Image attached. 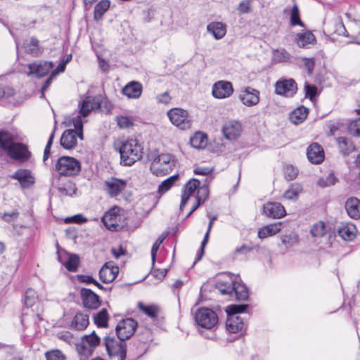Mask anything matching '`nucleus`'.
Listing matches in <instances>:
<instances>
[{"label": "nucleus", "mask_w": 360, "mask_h": 360, "mask_svg": "<svg viewBox=\"0 0 360 360\" xmlns=\"http://www.w3.org/2000/svg\"><path fill=\"white\" fill-rule=\"evenodd\" d=\"M0 150L11 159L20 162L27 161L32 155L27 145L15 142L14 135L4 129H0Z\"/></svg>", "instance_id": "nucleus-1"}, {"label": "nucleus", "mask_w": 360, "mask_h": 360, "mask_svg": "<svg viewBox=\"0 0 360 360\" xmlns=\"http://www.w3.org/2000/svg\"><path fill=\"white\" fill-rule=\"evenodd\" d=\"M248 307L249 305L247 304H231L226 307V328L229 333H243L246 330L247 323L244 321L245 317H242L238 314L245 312Z\"/></svg>", "instance_id": "nucleus-2"}, {"label": "nucleus", "mask_w": 360, "mask_h": 360, "mask_svg": "<svg viewBox=\"0 0 360 360\" xmlns=\"http://www.w3.org/2000/svg\"><path fill=\"white\" fill-rule=\"evenodd\" d=\"M143 148L136 139L123 141L119 148L120 163L124 166H131L142 158Z\"/></svg>", "instance_id": "nucleus-3"}, {"label": "nucleus", "mask_w": 360, "mask_h": 360, "mask_svg": "<svg viewBox=\"0 0 360 360\" xmlns=\"http://www.w3.org/2000/svg\"><path fill=\"white\" fill-rule=\"evenodd\" d=\"M79 106V114L83 117H86L91 110L105 113H109L111 110L110 101L102 95L86 96Z\"/></svg>", "instance_id": "nucleus-4"}, {"label": "nucleus", "mask_w": 360, "mask_h": 360, "mask_svg": "<svg viewBox=\"0 0 360 360\" xmlns=\"http://www.w3.org/2000/svg\"><path fill=\"white\" fill-rule=\"evenodd\" d=\"M75 129L65 130L60 137L61 146L67 150H70L77 146V138L83 139V124L79 116L73 119Z\"/></svg>", "instance_id": "nucleus-5"}, {"label": "nucleus", "mask_w": 360, "mask_h": 360, "mask_svg": "<svg viewBox=\"0 0 360 360\" xmlns=\"http://www.w3.org/2000/svg\"><path fill=\"white\" fill-rule=\"evenodd\" d=\"M56 170L60 176H75L80 172L81 165L75 158L61 156L56 163Z\"/></svg>", "instance_id": "nucleus-6"}, {"label": "nucleus", "mask_w": 360, "mask_h": 360, "mask_svg": "<svg viewBox=\"0 0 360 360\" xmlns=\"http://www.w3.org/2000/svg\"><path fill=\"white\" fill-rule=\"evenodd\" d=\"M104 345L108 356L112 360H125L127 356V345L124 341H117L113 337L105 336Z\"/></svg>", "instance_id": "nucleus-7"}, {"label": "nucleus", "mask_w": 360, "mask_h": 360, "mask_svg": "<svg viewBox=\"0 0 360 360\" xmlns=\"http://www.w3.org/2000/svg\"><path fill=\"white\" fill-rule=\"evenodd\" d=\"M126 187L127 181L121 179L110 177L105 181V189L110 197L122 195L125 201H131V193L124 192Z\"/></svg>", "instance_id": "nucleus-8"}, {"label": "nucleus", "mask_w": 360, "mask_h": 360, "mask_svg": "<svg viewBox=\"0 0 360 360\" xmlns=\"http://www.w3.org/2000/svg\"><path fill=\"white\" fill-rule=\"evenodd\" d=\"M195 320L199 326L212 329L217 325L218 316L213 310L209 308H200L195 312Z\"/></svg>", "instance_id": "nucleus-9"}, {"label": "nucleus", "mask_w": 360, "mask_h": 360, "mask_svg": "<svg viewBox=\"0 0 360 360\" xmlns=\"http://www.w3.org/2000/svg\"><path fill=\"white\" fill-rule=\"evenodd\" d=\"M138 323L131 318L120 321L115 328L118 339L122 341L128 340L134 335Z\"/></svg>", "instance_id": "nucleus-10"}, {"label": "nucleus", "mask_w": 360, "mask_h": 360, "mask_svg": "<svg viewBox=\"0 0 360 360\" xmlns=\"http://www.w3.org/2000/svg\"><path fill=\"white\" fill-rule=\"evenodd\" d=\"M167 116L172 123L181 129L191 127V122L188 118V113L181 108H173L168 111Z\"/></svg>", "instance_id": "nucleus-11"}, {"label": "nucleus", "mask_w": 360, "mask_h": 360, "mask_svg": "<svg viewBox=\"0 0 360 360\" xmlns=\"http://www.w3.org/2000/svg\"><path fill=\"white\" fill-rule=\"evenodd\" d=\"M58 248V261L65 266V268L70 272L77 271L79 264V257L75 254H69L65 250H60L59 245L57 244Z\"/></svg>", "instance_id": "nucleus-12"}, {"label": "nucleus", "mask_w": 360, "mask_h": 360, "mask_svg": "<svg viewBox=\"0 0 360 360\" xmlns=\"http://www.w3.org/2000/svg\"><path fill=\"white\" fill-rule=\"evenodd\" d=\"M297 86L293 79H283L275 84V93L286 97H292L297 92Z\"/></svg>", "instance_id": "nucleus-13"}, {"label": "nucleus", "mask_w": 360, "mask_h": 360, "mask_svg": "<svg viewBox=\"0 0 360 360\" xmlns=\"http://www.w3.org/2000/svg\"><path fill=\"white\" fill-rule=\"evenodd\" d=\"M80 297L85 308L89 309H96L101 305L100 297L91 289L82 288L80 290Z\"/></svg>", "instance_id": "nucleus-14"}, {"label": "nucleus", "mask_w": 360, "mask_h": 360, "mask_svg": "<svg viewBox=\"0 0 360 360\" xmlns=\"http://www.w3.org/2000/svg\"><path fill=\"white\" fill-rule=\"evenodd\" d=\"M212 95L216 98H226L233 93L232 83L228 81H218L212 86Z\"/></svg>", "instance_id": "nucleus-15"}, {"label": "nucleus", "mask_w": 360, "mask_h": 360, "mask_svg": "<svg viewBox=\"0 0 360 360\" xmlns=\"http://www.w3.org/2000/svg\"><path fill=\"white\" fill-rule=\"evenodd\" d=\"M53 68L51 61L39 60L28 65V75H34L37 77L46 76Z\"/></svg>", "instance_id": "nucleus-16"}, {"label": "nucleus", "mask_w": 360, "mask_h": 360, "mask_svg": "<svg viewBox=\"0 0 360 360\" xmlns=\"http://www.w3.org/2000/svg\"><path fill=\"white\" fill-rule=\"evenodd\" d=\"M259 91L250 86L246 87L240 94L243 104L248 107L256 105L259 102Z\"/></svg>", "instance_id": "nucleus-17"}, {"label": "nucleus", "mask_w": 360, "mask_h": 360, "mask_svg": "<svg viewBox=\"0 0 360 360\" xmlns=\"http://www.w3.org/2000/svg\"><path fill=\"white\" fill-rule=\"evenodd\" d=\"M241 130V124L235 120L226 122L222 127L223 134L228 140H236L238 139L240 135Z\"/></svg>", "instance_id": "nucleus-18"}, {"label": "nucleus", "mask_w": 360, "mask_h": 360, "mask_svg": "<svg viewBox=\"0 0 360 360\" xmlns=\"http://www.w3.org/2000/svg\"><path fill=\"white\" fill-rule=\"evenodd\" d=\"M307 156L312 164H320L324 160L323 149L319 143H314L307 148Z\"/></svg>", "instance_id": "nucleus-19"}, {"label": "nucleus", "mask_w": 360, "mask_h": 360, "mask_svg": "<svg viewBox=\"0 0 360 360\" xmlns=\"http://www.w3.org/2000/svg\"><path fill=\"white\" fill-rule=\"evenodd\" d=\"M119 273V269L116 266H109L105 263L99 271V278L104 283L112 282Z\"/></svg>", "instance_id": "nucleus-20"}, {"label": "nucleus", "mask_w": 360, "mask_h": 360, "mask_svg": "<svg viewBox=\"0 0 360 360\" xmlns=\"http://www.w3.org/2000/svg\"><path fill=\"white\" fill-rule=\"evenodd\" d=\"M117 207H113L108 212H105L101 219L105 227L110 231H117L120 226L117 224V217L120 216L117 214Z\"/></svg>", "instance_id": "nucleus-21"}, {"label": "nucleus", "mask_w": 360, "mask_h": 360, "mask_svg": "<svg viewBox=\"0 0 360 360\" xmlns=\"http://www.w3.org/2000/svg\"><path fill=\"white\" fill-rule=\"evenodd\" d=\"M263 211L268 217L273 219H279L286 214L282 204H264Z\"/></svg>", "instance_id": "nucleus-22"}, {"label": "nucleus", "mask_w": 360, "mask_h": 360, "mask_svg": "<svg viewBox=\"0 0 360 360\" xmlns=\"http://www.w3.org/2000/svg\"><path fill=\"white\" fill-rule=\"evenodd\" d=\"M11 177L17 179L22 188H28L34 182V179L29 169H18Z\"/></svg>", "instance_id": "nucleus-23"}, {"label": "nucleus", "mask_w": 360, "mask_h": 360, "mask_svg": "<svg viewBox=\"0 0 360 360\" xmlns=\"http://www.w3.org/2000/svg\"><path fill=\"white\" fill-rule=\"evenodd\" d=\"M142 91V84L136 81L130 82L122 89L123 94L129 98H139Z\"/></svg>", "instance_id": "nucleus-24"}, {"label": "nucleus", "mask_w": 360, "mask_h": 360, "mask_svg": "<svg viewBox=\"0 0 360 360\" xmlns=\"http://www.w3.org/2000/svg\"><path fill=\"white\" fill-rule=\"evenodd\" d=\"M339 236L345 240H352L356 236V226L350 223L341 224L337 229Z\"/></svg>", "instance_id": "nucleus-25"}, {"label": "nucleus", "mask_w": 360, "mask_h": 360, "mask_svg": "<svg viewBox=\"0 0 360 360\" xmlns=\"http://www.w3.org/2000/svg\"><path fill=\"white\" fill-rule=\"evenodd\" d=\"M200 184V182L197 179H190L184 187L181 202H187L190 196L198 190Z\"/></svg>", "instance_id": "nucleus-26"}, {"label": "nucleus", "mask_w": 360, "mask_h": 360, "mask_svg": "<svg viewBox=\"0 0 360 360\" xmlns=\"http://www.w3.org/2000/svg\"><path fill=\"white\" fill-rule=\"evenodd\" d=\"M295 42L300 48H306L307 45L316 42V37L310 31H306L302 33L297 34Z\"/></svg>", "instance_id": "nucleus-27"}, {"label": "nucleus", "mask_w": 360, "mask_h": 360, "mask_svg": "<svg viewBox=\"0 0 360 360\" xmlns=\"http://www.w3.org/2000/svg\"><path fill=\"white\" fill-rule=\"evenodd\" d=\"M308 113V108L303 105H300L290 112L289 118L292 123L298 124L306 120Z\"/></svg>", "instance_id": "nucleus-28"}, {"label": "nucleus", "mask_w": 360, "mask_h": 360, "mask_svg": "<svg viewBox=\"0 0 360 360\" xmlns=\"http://www.w3.org/2000/svg\"><path fill=\"white\" fill-rule=\"evenodd\" d=\"M207 30L216 39H222L226 32V26L220 22H214L209 24Z\"/></svg>", "instance_id": "nucleus-29"}, {"label": "nucleus", "mask_w": 360, "mask_h": 360, "mask_svg": "<svg viewBox=\"0 0 360 360\" xmlns=\"http://www.w3.org/2000/svg\"><path fill=\"white\" fill-rule=\"evenodd\" d=\"M89 316L82 312H77L74 316L71 326L72 328L82 330L89 325Z\"/></svg>", "instance_id": "nucleus-30"}, {"label": "nucleus", "mask_w": 360, "mask_h": 360, "mask_svg": "<svg viewBox=\"0 0 360 360\" xmlns=\"http://www.w3.org/2000/svg\"><path fill=\"white\" fill-rule=\"evenodd\" d=\"M235 281L231 279L229 281H218L215 284V288L223 295H229L233 292L235 290Z\"/></svg>", "instance_id": "nucleus-31"}, {"label": "nucleus", "mask_w": 360, "mask_h": 360, "mask_svg": "<svg viewBox=\"0 0 360 360\" xmlns=\"http://www.w3.org/2000/svg\"><path fill=\"white\" fill-rule=\"evenodd\" d=\"M281 223H276L262 227L258 231V237L265 238L276 234L281 231Z\"/></svg>", "instance_id": "nucleus-32"}, {"label": "nucleus", "mask_w": 360, "mask_h": 360, "mask_svg": "<svg viewBox=\"0 0 360 360\" xmlns=\"http://www.w3.org/2000/svg\"><path fill=\"white\" fill-rule=\"evenodd\" d=\"M337 143L340 153L345 156L349 155L355 150L353 143L345 137H338Z\"/></svg>", "instance_id": "nucleus-33"}, {"label": "nucleus", "mask_w": 360, "mask_h": 360, "mask_svg": "<svg viewBox=\"0 0 360 360\" xmlns=\"http://www.w3.org/2000/svg\"><path fill=\"white\" fill-rule=\"evenodd\" d=\"M110 6L109 0H101L94 7V18L96 21L102 19L103 14L108 10Z\"/></svg>", "instance_id": "nucleus-34"}, {"label": "nucleus", "mask_w": 360, "mask_h": 360, "mask_svg": "<svg viewBox=\"0 0 360 360\" xmlns=\"http://www.w3.org/2000/svg\"><path fill=\"white\" fill-rule=\"evenodd\" d=\"M302 191V186L300 184H293L284 193L283 198L288 200H297V197Z\"/></svg>", "instance_id": "nucleus-35"}, {"label": "nucleus", "mask_w": 360, "mask_h": 360, "mask_svg": "<svg viewBox=\"0 0 360 360\" xmlns=\"http://www.w3.org/2000/svg\"><path fill=\"white\" fill-rule=\"evenodd\" d=\"M234 288L235 290H233V292L237 300L245 301L248 299L249 292L248 288L245 285L236 281Z\"/></svg>", "instance_id": "nucleus-36"}, {"label": "nucleus", "mask_w": 360, "mask_h": 360, "mask_svg": "<svg viewBox=\"0 0 360 360\" xmlns=\"http://www.w3.org/2000/svg\"><path fill=\"white\" fill-rule=\"evenodd\" d=\"M158 165L162 168L161 169H171L174 166V157L170 154H160L158 158Z\"/></svg>", "instance_id": "nucleus-37"}, {"label": "nucleus", "mask_w": 360, "mask_h": 360, "mask_svg": "<svg viewBox=\"0 0 360 360\" xmlns=\"http://www.w3.org/2000/svg\"><path fill=\"white\" fill-rule=\"evenodd\" d=\"M27 51L34 56H38L42 53L43 50L39 46V41L36 37H31L27 46Z\"/></svg>", "instance_id": "nucleus-38"}, {"label": "nucleus", "mask_w": 360, "mask_h": 360, "mask_svg": "<svg viewBox=\"0 0 360 360\" xmlns=\"http://www.w3.org/2000/svg\"><path fill=\"white\" fill-rule=\"evenodd\" d=\"M290 22L292 26L299 25L302 27H305L304 23L300 19V11L297 4H294L291 9Z\"/></svg>", "instance_id": "nucleus-39"}, {"label": "nucleus", "mask_w": 360, "mask_h": 360, "mask_svg": "<svg viewBox=\"0 0 360 360\" xmlns=\"http://www.w3.org/2000/svg\"><path fill=\"white\" fill-rule=\"evenodd\" d=\"M109 316L105 309H101L94 316L95 324L100 328H105L108 326V321Z\"/></svg>", "instance_id": "nucleus-40"}, {"label": "nucleus", "mask_w": 360, "mask_h": 360, "mask_svg": "<svg viewBox=\"0 0 360 360\" xmlns=\"http://www.w3.org/2000/svg\"><path fill=\"white\" fill-rule=\"evenodd\" d=\"M138 306L139 309L147 314L149 317L153 319H156L158 317L160 308L157 305L151 304L146 306L142 302H139Z\"/></svg>", "instance_id": "nucleus-41"}, {"label": "nucleus", "mask_w": 360, "mask_h": 360, "mask_svg": "<svg viewBox=\"0 0 360 360\" xmlns=\"http://www.w3.org/2000/svg\"><path fill=\"white\" fill-rule=\"evenodd\" d=\"M168 233L163 232L156 240V241L153 243L151 248V260L152 265L154 266L156 260V255L160 248V245L163 243L165 239L167 237Z\"/></svg>", "instance_id": "nucleus-42"}, {"label": "nucleus", "mask_w": 360, "mask_h": 360, "mask_svg": "<svg viewBox=\"0 0 360 360\" xmlns=\"http://www.w3.org/2000/svg\"><path fill=\"white\" fill-rule=\"evenodd\" d=\"M85 344L89 345L91 348H94L100 344L101 340L98 335L93 331L89 335H84L81 340Z\"/></svg>", "instance_id": "nucleus-43"}, {"label": "nucleus", "mask_w": 360, "mask_h": 360, "mask_svg": "<svg viewBox=\"0 0 360 360\" xmlns=\"http://www.w3.org/2000/svg\"><path fill=\"white\" fill-rule=\"evenodd\" d=\"M179 179V175L175 174L173 175L165 181H163L160 185L158 186V191L160 193H165L175 183L176 181H177Z\"/></svg>", "instance_id": "nucleus-44"}, {"label": "nucleus", "mask_w": 360, "mask_h": 360, "mask_svg": "<svg viewBox=\"0 0 360 360\" xmlns=\"http://www.w3.org/2000/svg\"><path fill=\"white\" fill-rule=\"evenodd\" d=\"M38 297L36 292L31 288L27 289L25 293V305L27 307H32L37 301Z\"/></svg>", "instance_id": "nucleus-45"}, {"label": "nucleus", "mask_w": 360, "mask_h": 360, "mask_svg": "<svg viewBox=\"0 0 360 360\" xmlns=\"http://www.w3.org/2000/svg\"><path fill=\"white\" fill-rule=\"evenodd\" d=\"M311 234L314 237H321L326 233V227L325 223L319 221L314 224L310 231Z\"/></svg>", "instance_id": "nucleus-46"}, {"label": "nucleus", "mask_w": 360, "mask_h": 360, "mask_svg": "<svg viewBox=\"0 0 360 360\" xmlns=\"http://www.w3.org/2000/svg\"><path fill=\"white\" fill-rule=\"evenodd\" d=\"M210 194V190L207 185L199 186L197 190L196 202H205Z\"/></svg>", "instance_id": "nucleus-47"}, {"label": "nucleus", "mask_w": 360, "mask_h": 360, "mask_svg": "<svg viewBox=\"0 0 360 360\" xmlns=\"http://www.w3.org/2000/svg\"><path fill=\"white\" fill-rule=\"evenodd\" d=\"M76 349L81 356H84L85 358L90 356L94 350L89 345L85 344L82 340L81 342L76 345Z\"/></svg>", "instance_id": "nucleus-48"}, {"label": "nucleus", "mask_w": 360, "mask_h": 360, "mask_svg": "<svg viewBox=\"0 0 360 360\" xmlns=\"http://www.w3.org/2000/svg\"><path fill=\"white\" fill-rule=\"evenodd\" d=\"M345 208L351 218L360 219V204H345Z\"/></svg>", "instance_id": "nucleus-49"}, {"label": "nucleus", "mask_w": 360, "mask_h": 360, "mask_svg": "<svg viewBox=\"0 0 360 360\" xmlns=\"http://www.w3.org/2000/svg\"><path fill=\"white\" fill-rule=\"evenodd\" d=\"M337 181V178L333 173H330L326 177H321L318 181V185L321 188L334 185Z\"/></svg>", "instance_id": "nucleus-50"}, {"label": "nucleus", "mask_w": 360, "mask_h": 360, "mask_svg": "<svg viewBox=\"0 0 360 360\" xmlns=\"http://www.w3.org/2000/svg\"><path fill=\"white\" fill-rule=\"evenodd\" d=\"M298 174V169L292 165H287L284 167V176L285 178L291 181L295 179Z\"/></svg>", "instance_id": "nucleus-51"}, {"label": "nucleus", "mask_w": 360, "mask_h": 360, "mask_svg": "<svg viewBox=\"0 0 360 360\" xmlns=\"http://www.w3.org/2000/svg\"><path fill=\"white\" fill-rule=\"evenodd\" d=\"M350 134L360 136V117L349 122L347 127Z\"/></svg>", "instance_id": "nucleus-52"}, {"label": "nucleus", "mask_w": 360, "mask_h": 360, "mask_svg": "<svg viewBox=\"0 0 360 360\" xmlns=\"http://www.w3.org/2000/svg\"><path fill=\"white\" fill-rule=\"evenodd\" d=\"M283 244L286 247H292L297 242V236L295 233H290L288 235H284L281 238Z\"/></svg>", "instance_id": "nucleus-53"}, {"label": "nucleus", "mask_w": 360, "mask_h": 360, "mask_svg": "<svg viewBox=\"0 0 360 360\" xmlns=\"http://www.w3.org/2000/svg\"><path fill=\"white\" fill-rule=\"evenodd\" d=\"M160 154L157 149L150 150L148 154V159L151 162L150 169L155 168L158 166V158H160Z\"/></svg>", "instance_id": "nucleus-54"}, {"label": "nucleus", "mask_w": 360, "mask_h": 360, "mask_svg": "<svg viewBox=\"0 0 360 360\" xmlns=\"http://www.w3.org/2000/svg\"><path fill=\"white\" fill-rule=\"evenodd\" d=\"M274 56L278 62H287L290 59L289 53L285 49L276 50L274 52Z\"/></svg>", "instance_id": "nucleus-55"}, {"label": "nucleus", "mask_w": 360, "mask_h": 360, "mask_svg": "<svg viewBox=\"0 0 360 360\" xmlns=\"http://www.w3.org/2000/svg\"><path fill=\"white\" fill-rule=\"evenodd\" d=\"M117 123L120 128H129L133 125L132 120L127 116L117 117Z\"/></svg>", "instance_id": "nucleus-56"}, {"label": "nucleus", "mask_w": 360, "mask_h": 360, "mask_svg": "<svg viewBox=\"0 0 360 360\" xmlns=\"http://www.w3.org/2000/svg\"><path fill=\"white\" fill-rule=\"evenodd\" d=\"M302 61L304 63V67L307 70V73L311 75L313 72L315 67V59L314 58H302Z\"/></svg>", "instance_id": "nucleus-57"}, {"label": "nucleus", "mask_w": 360, "mask_h": 360, "mask_svg": "<svg viewBox=\"0 0 360 360\" xmlns=\"http://www.w3.org/2000/svg\"><path fill=\"white\" fill-rule=\"evenodd\" d=\"M46 360H65V356L59 350H53L46 353Z\"/></svg>", "instance_id": "nucleus-58"}, {"label": "nucleus", "mask_w": 360, "mask_h": 360, "mask_svg": "<svg viewBox=\"0 0 360 360\" xmlns=\"http://www.w3.org/2000/svg\"><path fill=\"white\" fill-rule=\"evenodd\" d=\"M305 96L312 100L317 94V88L314 85H311L308 83L304 84Z\"/></svg>", "instance_id": "nucleus-59"}, {"label": "nucleus", "mask_w": 360, "mask_h": 360, "mask_svg": "<svg viewBox=\"0 0 360 360\" xmlns=\"http://www.w3.org/2000/svg\"><path fill=\"white\" fill-rule=\"evenodd\" d=\"M53 139H54V131L52 132V134L49 136V139L48 142L46 143V146L45 147V149H44V155H43V161L44 162L47 160L48 158L50 156L51 148L52 144H53Z\"/></svg>", "instance_id": "nucleus-60"}, {"label": "nucleus", "mask_w": 360, "mask_h": 360, "mask_svg": "<svg viewBox=\"0 0 360 360\" xmlns=\"http://www.w3.org/2000/svg\"><path fill=\"white\" fill-rule=\"evenodd\" d=\"M15 91L13 88L6 86H4L0 84V99L2 98H9L13 96Z\"/></svg>", "instance_id": "nucleus-61"}, {"label": "nucleus", "mask_w": 360, "mask_h": 360, "mask_svg": "<svg viewBox=\"0 0 360 360\" xmlns=\"http://www.w3.org/2000/svg\"><path fill=\"white\" fill-rule=\"evenodd\" d=\"M208 242V235L204 236L202 241L201 242V246L198 252L196 257L195 259L194 264L199 262L205 254V248Z\"/></svg>", "instance_id": "nucleus-62"}, {"label": "nucleus", "mask_w": 360, "mask_h": 360, "mask_svg": "<svg viewBox=\"0 0 360 360\" xmlns=\"http://www.w3.org/2000/svg\"><path fill=\"white\" fill-rule=\"evenodd\" d=\"M238 11L240 14L250 12V0H243L238 5Z\"/></svg>", "instance_id": "nucleus-63"}, {"label": "nucleus", "mask_w": 360, "mask_h": 360, "mask_svg": "<svg viewBox=\"0 0 360 360\" xmlns=\"http://www.w3.org/2000/svg\"><path fill=\"white\" fill-rule=\"evenodd\" d=\"M214 171V167H196L193 172L196 175H208L211 174Z\"/></svg>", "instance_id": "nucleus-64"}]
</instances>
